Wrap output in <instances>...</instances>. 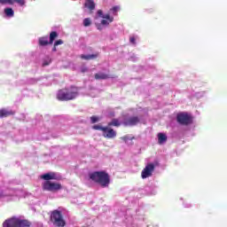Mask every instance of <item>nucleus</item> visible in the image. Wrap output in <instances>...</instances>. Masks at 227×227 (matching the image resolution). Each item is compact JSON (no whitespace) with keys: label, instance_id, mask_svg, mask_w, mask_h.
I'll return each mask as SVG.
<instances>
[{"label":"nucleus","instance_id":"28","mask_svg":"<svg viewBox=\"0 0 227 227\" xmlns=\"http://www.w3.org/2000/svg\"><path fill=\"white\" fill-rule=\"evenodd\" d=\"M81 72L82 74H86V72H88V68L86 67V66H82L81 67Z\"/></svg>","mask_w":227,"mask_h":227},{"label":"nucleus","instance_id":"13","mask_svg":"<svg viewBox=\"0 0 227 227\" xmlns=\"http://www.w3.org/2000/svg\"><path fill=\"white\" fill-rule=\"evenodd\" d=\"M96 81H106V79H109V74L104 73H97L94 75Z\"/></svg>","mask_w":227,"mask_h":227},{"label":"nucleus","instance_id":"4","mask_svg":"<svg viewBox=\"0 0 227 227\" xmlns=\"http://www.w3.org/2000/svg\"><path fill=\"white\" fill-rule=\"evenodd\" d=\"M51 221L52 224L57 227L67 226V222L65 221V218H63V213L58 209L51 211Z\"/></svg>","mask_w":227,"mask_h":227},{"label":"nucleus","instance_id":"6","mask_svg":"<svg viewBox=\"0 0 227 227\" xmlns=\"http://www.w3.org/2000/svg\"><path fill=\"white\" fill-rule=\"evenodd\" d=\"M153 171H155V164L153 163H148L145 168L141 172V177L143 179L145 178H150L152 175L153 174Z\"/></svg>","mask_w":227,"mask_h":227},{"label":"nucleus","instance_id":"29","mask_svg":"<svg viewBox=\"0 0 227 227\" xmlns=\"http://www.w3.org/2000/svg\"><path fill=\"white\" fill-rule=\"evenodd\" d=\"M129 42L133 45H136V37H134V36L129 37Z\"/></svg>","mask_w":227,"mask_h":227},{"label":"nucleus","instance_id":"1","mask_svg":"<svg viewBox=\"0 0 227 227\" xmlns=\"http://www.w3.org/2000/svg\"><path fill=\"white\" fill-rule=\"evenodd\" d=\"M79 97V89L74 86L64 88L58 91L57 98L61 102H68V100H75Z\"/></svg>","mask_w":227,"mask_h":227},{"label":"nucleus","instance_id":"32","mask_svg":"<svg viewBox=\"0 0 227 227\" xmlns=\"http://www.w3.org/2000/svg\"><path fill=\"white\" fill-rule=\"evenodd\" d=\"M56 44L53 45V48H52V52H56L58 51V49L56 48Z\"/></svg>","mask_w":227,"mask_h":227},{"label":"nucleus","instance_id":"31","mask_svg":"<svg viewBox=\"0 0 227 227\" xmlns=\"http://www.w3.org/2000/svg\"><path fill=\"white\" fill-rule=\"evenodd\" d=\"M48 65H51V60L50 61H44L43 63V67H48Z\"/></svg>","mask_w":227,"mask_h":227},{"label":"nucleus","instance_id":"17","mask_svg":"<svg viewBox=\"0 0 227 227\" xmlns=\"http://www.w3.org/2000/svg\"><path fill=\"white\" fill-rule=\"evenodd\" d=\"M84 7L88 8L90 12H93V10H95V2L93 0L90 2H85Z\"/></svg>","mask_w":227,"mask_h":227},{"label":"nucleus","instance_id":"15","mask_svg":"<svg viewBox=\"0 0 227 227\" xmlns=\"http://www.w3.org/2000/svg\"><path fill=\"white\" fill-rule=\"evenodd\" d=\"M168 141V136L164 133H158V143L159 145H164Z\"/></svg>","mask_w":227,"mask_h":227},{"label":"nucleus","instance_id":"34","mask_svg":"<svg viewBox=\"0 0 227 227\" xmlns=\"http://www.w3.org/2000/svg\"><path fill=\"white\" fill-rule=\"evenodd\" d=\"M91 1H93V0H85V3L91 2Z\"/></svg>","mask_w":227,"mask_h":227},{"label":"nucleus","instance_id":"7","mask_svg":"<svg viewBox=\"0 0 227 227\" xmlns=\"http://www.w3.org/2000/svg\"><path fill=\"white\" fill-rule=\"evenodd\" d=\"M141 121L138 116H131L123 120L124 127H136Z\"/></svg>","mask_w":227,"mask_h":227},{"label":"nucleus","instance_id":"14","mask_svg":"<svg viewBox=\"0 0 227 227\" xmlns=\"http://www.w3.org/2000/svg\"><path fill=\"white\" fill-rule=\"evenodd\" d=\"M39 45L41 47H45L46 45H51V42L49 41V37L43 36L39 38Z\"/></svg>","mask_w":227,"mask_h":227},{"label":"nucleus","instance_id":"33","mask_svg":"<svg viewBox=\"0 0 227 227\" xmlns=\"http://www.w3.org/2000/svg\"><path fill=\"white\" fill-rule=\"evenodd\" d=\"M98 29L99 31H101L102 27H101L100 25H98Z\"/></svg>","mask_w":227,"mask_h":227},{"label":"nucleus","instance_id":"5","mask_svg":"<svg viewBox=\"0 0 227 227\" xmlns=\"http://www.w3.org/2000/svg\"><path fill=\"white\" fill-rule=\"evenodd\" d=\"M63 186L59 183H54L51 181H45L43 183V191H48L49 192H58L61 191Z\"/></svg>","mask_w":227,"mask_h":227},{"label":"nucleus","instance_id":"16","mask_svg":"<svg viewBox=\"0 0 227 227\" xmlns=\"http://www.w3.org/2000/svg\"><path fill=\"white\" fill-rule=\"evenodd\" d=\"M121 121H120L119 119H112L110 122H108V127H121Z\"/></svg>","mask_w":227,"mask_h":227},{"label":"nucleus","instance_id":"26","mask_svg":"<svg viewBox=\"0 0 227 227\" xmlns=\"http://www.w3.org/2000/svg\"><path fill=\"white\" fill-rule=\"evenodd\" d=\"M109 24H111V22H109L108 20H101V25L102 26H109Z\"/></svg>","mask_w":227,"mask_h":227},{"label":"nucleus","instance_id":"25","mask_svg":"<svg viewBox=\"0 0 227 227\" xmlns=\"http://www.w3.org/2000/svg\"><path fill=\"white\" fill-rule=\"evenodd\" d=\"M98 120L99 119H98V116L93 115V116L90 117L91 123H97V121H98Z\"/></svg>","mask_w":227,"mask_h":227},{"label":"nucleus","instance_id":"23","mask_svg":"<svg viewBox=\"0 0 227 227\" xmlns=\"http://www.w3.org/2000/svg\"><path fill=\"white\" fill-rule=\"evenodd\" d=\"M83 26H84L85 27H88L91 26V19H90V18H85V19L83 20Z\"/></svg>","mask_w":227,"mask_h":227},{"label":"nucleus","instance_id":"21","mask_svg":"<svg viewBox=\"0 0 227 227\" xmlns=\"http://www.w3.org/2000/svg\"><path fill=\"white\" fill-rule=\"evenodd\" d=\"M94 130H101L102 132H106L107 130V127H102L100 124H96L92 126Z\"/></svg>","mask_w":227,"mask_h":227},{"label":"nucleus","instance_id":"18","mask_svg":"<svg viewBox=\"0 0 227 227\" xmlns=\"http://www.w3.org/2000/svg\"><path fill=\"white\" fill-rule=\"evenodd\" d=\"M96 58H98V54L81 55V59H86L87 61L90 59H96Z\"/></svg>","mask_w":227,"mask_h":227},{"label":"nucleus","instance_id":"12","mask_svg":"<svg viewBox=\"0 0 227 227\" xmlns=\"http://www.w3.org/2000/svg\"><path fill=\"white\" fill-rule=\"evenodd\" d=\"M41 178L43 180H45L46 182H50V180H56V173L50 172L46 173L41 176Z\"/></svg>","mask_w":227,"mask_h":227},{"label":"nucleus","instance_id":"10","mask_svg":"<svg viewBox=\"0 0 227 227\" xmlns=\"http://www.w3.org/2000/svg\"><path fill=\"white\" fill-rule=\"evenodd\" d=\"M103 136L107 139H113L116 136V132L114 131V129L106 127V130L103 131Z\"/></svg>","mask_w":227,"mask_h":227},{"label":"nucleus","instance_id":"27","mask_svg":"<svg viewBox=\"0 0 227 227\" xmlns=\"http://www.w3.org/2000/svg\"><path fill=\"white\" fill-rule=\"evenodd\" d=\"M54 45L58 47V45H63V40L59 39V40H57L55 43H54Z\"/></svg>","mask_w":227,"mask_h":227},{"label":"nucleus","instance_id":"8","mask_svg":"<svg viewBox=\"0 0 227 227\" xmlns=\"http://www.w3.org/2000/svg\"><path fill=\"white\" fill-rule=\"evenodd\" d=\"M177 123L180 125H189L191 123V116L187 114L180 113L176 115Z\"/></svg>","mask_w":227,"mask_h":227},{"label":"nucleus","instance_id":"22","mask_svg":"<svg viewBox=\"0 0 227 227\" xmlns=\"http://www.w3.org/2000/svg\"><path fill=\"white\" fill-rule=\"evenodd\" d=\"M110 12L113 13V15H118V12H120V6H114L112 9H110Z\"/></svg>","mask_w":227,"mask_h":227},{"label":"nucleus","instance_id":"24","mask_svg":"<svg viewBox=\"0 0 227 227\" xmlns=\"http://www.w3.org/2000/svg\"><path fill=\"white\" fill-rule=\"evenodd\" d=\"M103 19H106L109 22H113L114 20V18L111 17L110 14H104Z\"/></svg>","mask_w":227,"mask_h":227},{"label":"nucleus","instance_id":"19","mask_svg":"<svg viewBox=\"0 0 227 227\" xmlns=\"http://www.w3.org/2000/svg\"><path fill=\"white\" fill-rule=\"evenodd\" d=\"M4 13L6 15V17H13L15 15V12H13V9L7 7L4 9Z\"/></svg>","mask_w":227,"mask_h":227},{"label":"nucleus","instance_id":"11","mask_svg":"<svg viewBox=\"0 0 227 227\" xmlns=\"http://www.w3.org/2000/svg\"><path fill=\"white\" fill-rule=\"evenodd\" d=\"M15 111L8 110L6 108L0 109V118H8V116H13Z\"/></svg>","mask_w":227,"mask_h":227},{"label":"nucleus","instance_id":"3","mask_svg":"<svg viewBox=\"0 0 227 227\" xmlns=\"http://www.w3.org/2000/svg\"><path fill=\"white\" fill-rule=\"evenodd\" d=\"M3 227H31V222L27 219L12 216L3 223Z\"/></svg>","mask_w":227,"mask_h":227},{"label":"nucleus","instance_id":"30","mask_svg":"<svg viewBox=\"0 0 227 227\" xmlns=\"http://www.w3.org/2000/svg\"><path fill=\"white\" fill-rule=\"evenodd\" d=\"M98 17H101V19H104V12H102V10L98 11Z\"/></svg>","mask_w":227,"mask_h":227},{"label":"nucleus","instance_id":"20","mask_svg":"<svg viewBox=\"0 0 227 227\" xmlns=\"http://www.w3.org/2000/svg\"><path fill=\"white\" fill-rule=\"evenodd\" d=\"M58 38V32L52 31L50 33V45H52L54 43V40Z\"/></svg>","mask_w":227,"mask_h":227},{"label":"nucleus","instance_id":"9","mask_svg":"<svg viewBox=\"0 0 227 227\" xmlns=\"http://www.w3.org/2000/svg\"><path fill=\"white\" fill-rule=\"evenodd\" d=\"M15 3L20 6H24L26 0H0L1 4H15Z\"/></svg>","mask_w":227,"mask_h":227},{"label":"nucleus","instance_id":"2","mask_svg":"<svg viewBox=\"0 0 227 227\" xmlns=\"http://www.w3.org/2000/svg\"><path fill=\"white\" fill-rule=\"evenodd\" d=\"M89 178L95 184L101 185V187H109V184H111V176L104 170L89 174Z\"/></svg>","mask_w":227,"mask_h":227}]
</instances>
